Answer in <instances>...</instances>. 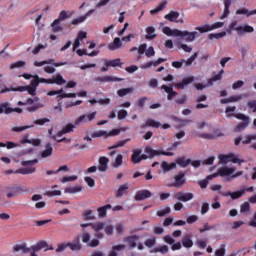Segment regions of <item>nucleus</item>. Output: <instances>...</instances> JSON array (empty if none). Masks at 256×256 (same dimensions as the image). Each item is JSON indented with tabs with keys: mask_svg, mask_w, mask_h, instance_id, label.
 <instances>
[{
	"mask_svg": "<svg viewBox=\"0 0 256 256\" xmlns=\"http://www.w3.org/2000/svg\"><path fill=\"white\" fill-rule=\"evenodd\" d=\"M235 168L232 167H221L217 170V173L212 175H208L206 179L211 181V179H215V177H227V181H231L232 179H237V177H241L243 175V171H238L235 174Z\"/></svg>",
	"mask_w": 256,
	"mask_h": 256,
	"instance_id": "1",
	"label": "nucleus"
},
{
	"mask_svg": "<svg viewBox=\"0 0 256 256\" xmlns=\"http://www.w3.org/2000/svg\"><path fill=\"white\" fill-rule=\"evenodd\" d=\"M233 31H236L238 35H244V33H253L255 28L251 25L237 26V21H233L230 23L227 33H232Z\"/></svg>",
	"mask_w": 256,
	"mask_h": 256,
	"instance_id": "2",
	"label": "nucleus"
},
{
	"mask_svg": "<svg viewBox=\"0 0 256 256\" xmlns=\"http://www.w3.org/2000/svg\"><path fill=\"white\" fill-rule=\"evenodd\" d=\"M80 227H82V229H85L86 227H92L93 231L95 232L94 235L96 239H103L105 237V234L101 232L102 229H105V222L85 223L80 224Z\"/></svg>",
	"mask_w": 256,
	"mask_h": 256,
	"instance_id": "3",
	"label": "nucleus"
},
{
	"mask_svg": "<svg viewBox=\"0 0 256 256\" xmlns=\"http://www.w3.org/2000/svg\"><path fill=\"white\" fill-rule=\"evenodd\" d=\"M185 175L187 173L185 171H179L175 176H174V181L170 185V187H175L176 189H181L184 185L187 184V178H185Z\"/></svg>",
	"mask_w": 256,
	"mask_h": 256,
	"instance_id": "4",
	"label": "nucleus"
},
{
	"mask_svg": "<svg viewBox=\"0 0 256 256\" xmlns=\"http://www.w3.org/2000/svg\"><path fill=\"white\" fill-rule=\"evenodd\" d=\"M177 37H181L183 41H185L186 43H193V41H195L197 37H199V33L195 31L189 32L187 30H184V31L180 30V34H178Z\"/></svg>",
	"mask_w": 256,
	"mask_h": 256,
	"instance_id": "5",
	"label": "nucleus"
},
{
	"mask_svg": "<svg viewBox=\"0 0 256 256\" xmlns=\"http://www.w3.org/2000/svg\"><path fill=\"white\" fill-rule=\"evenodd\" d=\"M75 127L77 125L68 123L64 125L61 130H59L55 135L52 136V139H57V137H63V135H67L69 133H73L75 131Z\"/></svg>",
	"mask_w": 256,
	"mask_h": 256,
	"instance_id": "6",
	"label": "nucleus"
},
{
	"mask_svg": "<svg viewBox=\"0 0 256 256\" xmlns=\"http://www.w3.org/2000/svg\"><path fill=\"white\" fill-rule=\"evenodd\" d=\"M145 153L146 155H148V157H157V155H164L165 157H173V155H175V153L173 152L155 150L149 146L145 148Z\"/></svg>",
	"mask_w": 256,
	"mask_h": 256,
	"instance_id": "7",
	"label": "nucleus"
},
{
	"mask_svg": "<svg viewBox=\"0 0 256 256\" xmlns=\"http://www.w3.org/2000/svg\"><path fill=\"white\" fill-rule=\"evenodd\" d=\"M220 163L227 165V163H245V160H241L235 154L220 155Z\"/></svg>",
	"mask_w": 256,
	"mask_h": 256,
	"instance_id": "8",
	"label": "nucleus"
},
{
	"mask_svg": "<svg viewBox=\"0 0 256 256\" xmlns=\"http://www.w3.org/2000/svg\"><path fill=\"white\" fill-rule=\"evenodd\" d=\"M194 197L195 195L191 192H176L173 195V199H176L177 201H181L182 203H187L189 201H192Z\"/></svg>",
	"mask_w": 256,
	"mask_h": 256,
	"instance_id": "9",
	"label": "nucleus"
},
{
	"mask_svg": "<svg viewBox=\"0 0 256 256\" xmlns=\"http://www.w3.org/2000/svg\"><path fill=\"white\" fill-rule=\"evenodd\" d=\"M97 117V112H92L90 114H82L75 121L74 124L77 126L81 125V123H91Z\"/></svg>",
	"mask_w": 256,
	"mask_h": 256,
	"instance_id": "10",
	"label": "nucleus"
},
{
	"mask_svg": "<svg viewBox=\"0 0 256 256\" xmlns=\"http://www.w3.org/2000/svg\"><path fill=\"white\" fill-rule=\"evenodd\" d=\"M225 23L223 22H216L212 25H203L196 27V31H199L200 33H209V31H213L214 29H221Z\"/></svg>",
	"mask_w": 256,
	"mask_h": 256,
	"instance_id": "11",
	"label": "nucleus"
},
{
	"mask_svg": "<svg viewBox=\"0 0 256 256\" xmlns=\"http://www.w3.org/2000/svg\"><path fill=\"white\" fill-rule=\"evenodd\" d=\"M141 149H134L132 151L131 161L134 165L139 164L141 161H145L147 159V155L141 154Z\"/></svg>",
	"mask_w": 256,
	"mask_h": 256,
	"instance_id": "12",
	"label": "nucleus"
},
{
	"mask_svg": "<svg viewBox=\"0 0 256 256\" xmlns=\"http://www.w3.org/2000/svg\"><path fill=\"white\" fill-rule=\"evenodd\" d=\"M153 197V193L150 190L143 189L138 190L134 196L135 201H145V199H150Z\"/></svg>",
	"mask_w": 256,
	"mask_h": 256,
	"instance_id": "13",
	"label": "nucleus"
},
{
	"mask_svg": "<svg viewBox=\"0 0 256 256\" xmlns=\"http://www.w3.org/2000/svg\"><path fill=\"white\" fill-rule=\"evenodd\" d=\"M179 15L180 14L177 11H170L164 16V18L171 23H183V19L177 20L179 19Z\"/></svg>",
	"mask_w": 256,
	"mask_h": 256,
	"instance_id": "14",
	"label": "nucleus"
},
{
	"mask_svg": "<svg viewBox=\"0 0 256 256\" xmlns=\"http://www.w3.org/2000/svg\"><path fill=\"white\" fill-rule=\"evenodd\" d=\"M94 81H98L99 83H111L123 81V79L113 76H98L94 79Z\"/></svg>",
	"mask_w": 256,
	"mask_h": 256,
	"instance_id": "15",
	"label": "nucleus"
},
{
	"mask_svg": "<svg viewBox=\"0 0 256 256\" xmlns=\"http://www.w3.org/2000/svg\"><path fill=\"white\" fill-rule=\"evenodd\" d=\"M98 163H99L98 170L101 173H105L107 169H109V158L105 156H101L98 160Z\"/></svg>",
	"mask_w": 256,
	"mask_h": 256,
	"instance_id": "16",
	"label": "nucleus"
},
{
	"mask_svg": "<svg viewBox=\"0 0 256 256\" xmlns=\"http://www.w3.org/2000/svg\"><path fill=\"white\" fill-rule=\"evenodd\" d=\"M167 59L165 58H158L156 61H148L141 66V69H151V67H159L161 63H165Z\"/></svg>",
	"mask_w": 256,
	"mask_h": 256,
	"instance_id": "17",
	"label": "nucleus"
},
{
	"mask_svg": "<svg viewBox=\"0 0 256 256\" xmlns=\"http://www.w3.org/2000/svg\"><path fill=\"white\" fill-rule=\"evenodd\" d=\"M123 241L128 244L130 249H135L137 247V241H139V236L132 235L124 237Z\"/></svg>",
	"mask_w": 256,
	"mask_h": 256,
	"instance_id": "18",
	"label": "nucleus"
},
{
	"mask_svg": "<svg viewBox=\"0 0 256 256\" xmlns=\"http://www.w3.org/2000/svg\"><path fill=\"white\" fill-rule=\"evenodd\" d=\"M221 195H223L224 197H231V199H241V197L245 195V189L236 192H222Z\"/></svg>",
	"mask_w": 256,
	"mask_h": 256,
	"instance_id": "19",
	"label": "nucleus"
},
{
	"mask_svg": "<svg viewBox=\"0 0 256 256\" xmlns=\"http://www.w3.org/2000/svg\"><path fill=\"white\" fill-rule=\"evenodd\" d=\"M11 115L13 113V108L9 102H0V115Z\"/></svg>",
	"mask_w": 256,
	"mask_h": 256,
	"instance_id": "20",
	"label": "nucleus"
},
{
	"mask_svg": "<svg viewBox=\"0 0 256 256\" xmlns=\"http://www.w3.org/2000/svg\"><path fill=\"white\" fill-rule=\"evenodd\" d=\"M93 13H95V9L89 10L84 16L73 19L71 25H79L84 23L90 15H93Z\"/></svg>",
	"mask_w": 256,
	"mask_h": 256,
	"instance_id": "21",
	"label": "nucleus"
},
{
	"mask_svg": "<svg viewBox=\"0 0 256 256\" xmlns=\"http://www.w3.org/2000/svg\"><path fill=\"white\" fill-rule=\"evenodd\" d=\"M53 155V145L51 143H47L45 145V149L40 152V157L42 159H47V157H51Z\"/></svg>",
	"mask_w": 256,
	"mask_h": 256,
	"instance_id": "22",
	"label": "nucleus"
},
{
	"mask_svg": "<svg viewBox=\"0 0 256 256\" xmlns=\"http://www.w3.org/2000/svg\"><path fill=\"white\" fill-rule=\"evenodd\" d=\"M129 193V184L125 183L119 186L118 190L115 192V197L121 198L123 195Z\"/></svg>",
	"mask_w": 256,
	"mask_h": 256,
	"instance_id": "23",
	"label": "nucleus"
},
{
	"mask_svg": "<svg viewBox=\"0 0 256 256\" xmlns=\"http://www.w3.org/2000/svg\"><path fill=\"white\" fill-rule=\"evenodd\" d=\"M164 35H167L168 37H179L181 35V30L179 29H171L170 27H164L163 28Z\"/></svg>",
	"mask_w": 256,
	"mask_h": 256,
	"instance_id": "24",
	"label": "nucleus"
},
{
	"mask_svg": "<svg viewBox=\"0 0 256 256\" xmlns=\"http://www.w3.org/2000/svg\"><path fill=\"white\" fill-rule=\"evenodd\" d=\"M56 94L58 95V99H75V97H77L76 93H64L63 88L56 90Z\"/></svg>",
	"mask_w": 256,
	"mask_h": 256,
	"instance_id": "25",
	"label": "nucleus"
},
{
	"mask_svg": "<svg viewBox=\"0 0 256 256\" xmlns=\"http://www.w3.org/2000/svg\"><path fill=\"white\" fill-rule=\"evenodd\" d=\"M67 81L63 79L61 74H56L52 78H50V85H65Z\"/></svg>",
	"mask_w": 256,
	"mask_h": 256,
	"instance_id": "26",
	"label": "nucleus"
},
{
	"mask_svg": "<svg viewBox=\"0 0 256 256\" xmlns=\"http://www.w3.org/2000/svg\"><path fill=\"white\" fill-rule=\"evenodd\" d=\"M109 209H113V206L111 204H106L97 208L98 216L100 217V219H105V217H107V210Z\"/></svg>",
	"mask_w": 256,
	"mask_h": 256,
	"instance_id": "27",
	"label": "nucleus"
},
{
	"mask_svg": "<svg viewBox=\"0 0 256 256\" xmlns=\"http://www.w3.org/2000/svg\"><path fill=\"white\" fill-rule=\"evenodd\" d=\"M145 127H154L155 129H159V127H161V122L149 118L146 120L145 124L140 126L141 129H145Z\"/></svg>",
	"mask_w": 256,
	"mask_h": 256,
	"instance_id": "28",
	"label": "nucleus"
},
{
	"mask_svg": "<svg viewBox=\"0 0 256 256\" xmlns=\"http://www.w3.org/2000/svg\"><path fill=\"white\" fill-rule=\"evenodd\" d=\"M104 64L106 67H122L123 63L121 62V58H116L113 60H104Z\"/></svg>",
	"mask_w": 256,
	"mask_h": 256,
	"instance_id": "29",
	"label": "nucleus"
},
{
	"mask_svg": "<svg viewBox=\"0 0 256 256\" xmlns=\"http://www.w3.org/2000/svg\"><path fill=\"white\" fill-rule=\"evenodd\" d=\"M123 47V43H121V38L116 37L113 43L108 45L109 51H116V49H121Z\"/></svg>",
	"mask_w": 256,
	"mask_h": 256,
	"instance_id": "30",
	"label": "nucleus"
},
{
	"mask_svg": "<svg viewBox=\"0 0 256 256\" xmlns=\"http://www.w3.org/2000/svg\"><path fill=\"white\" fill-rule=\"evenodd\" d=\"M73 16V12H67L65 10H62L60 13H59V16L57 19H55V23H61V21H65V19H69Z\"/></svg>",
	"mask_w": 256,
	"mask_h": 256,
	"instance_id": "31",
	"label": "nucleus"
},
{
	"mask_svg": "<svg viewBox=\"0 0 256 256\" xmlns=\"http://www.w3.org/2000/svg\"><path fill=\"white\" fill-rule=\"evenodd\" d=\"M193 81H195V78H193L192 76L186 77L182 80V82L177 83L176 87L178 89H185V87H187V85H189L190 83H193Z\"/></svg>",
	"mask_w": 256,
	"mask_h": 256,
	"instance_id": "32",
	"label": "nucleus"
},
{
	"mask_svg": "<svg viewBox=\"0 0 256 256\" xmlns=\"http://www.w3.org/2000/svg\"><path fill=\"white\" fill-rule=\"evenodd\" d=\"M177 167V164L175 162L172 163H167L165 161H163L161 163V168L163 170V173H169V171H173V169H175Z\"/></svg>",
	"mask_w": 256,
	"mask_h": 256,
	"instance_id": "33",
	"label": "nucleus"
},
{
	"mask_svg": "<svg viewBox=\"0 0 256 256\" xmlns=\"http://www.w3.org/2000/svg\"><path fill=\"white\" fill-rule=\"evenodd\" d=\"M125 247V244H117L112 246V250L108 253V256H119L117 252L123 251Z\"/></svg>",
	"mask_w": 256,
	"mask_h": 256,
	"instance_id": "34",
	"label": "nucleus"
},
{
	"mask_svg": "<svg viewBox=\"0 0 256 256\" xmlns=\"http://www.w3.org/2000/svg\"><path fill=\"white\" fill-rule=\"evenodd\" d=\"M243 97L241 95L239 96H230L229 98L226 99H220V103L222 105H227V103H237V101H241Z\"/></svg>",
	"mask_w": 256,
	"mask_h": 256,
	"instance_id": "35",
	"label": "nucleus"
},
{
	"mask_svg": "<svg viewBox=\"0 0 256 256\" xmlns=\"http://www.w3.org/2000/svg\"><path fill=\"white\" fill-rule=\"evenodd\" d=\"M15 253L22 251L23 253H31V248H28L25 244H16L13 247Z\"/></svg>",
	"mask_w": 256,
	"mask_h": 256,
	"instance_id": "36",
	"label": "nucleus"
},
{
	"mask_svg": "<svg viewBox=\"0 0 256 256\" xmlns=\"http://www.w3.org/2000/svg\"><path fill=\"white\" fill-rule=\"evenodd\" d=\"M35 127L34 124L25 125V126H15L11 128L12 133H21L23 131H27V129H33Z\"/></svg>",
	"mask_w": 256,
	"mask_h": 256,
	"instance_id": "37",
	"label": "nucleus"
},
{
	"mask_svg": "<svg viewBox=\"0 0 256 256\" xmlns=\"http://www.w3.org/2000/svg\"><path fill=\"white\" fill-rule=\"evenodd\" d=\"M37 169L35 167L32 168H20L15 171V173L20 174V175H31L35 173Z\"/></svg>",
	"mask_w": 256,
	"mask_h": 256,
	"instance_id": "38",
	"label": "nucleus"
},
{
	"mask_svg": "<svg viewBox=\"0 0 256 256\" xmlns=\"http://www.w3.org/2000/svg\"><path fill=\"white\" fill-rule=\"evenodd\" d=\"M182 245L186 249H191L193 247V240L191 239V235H185L182 239Z\"/></svg>",
	"mask_w": 256,
	"mask_h": 256,
	"instance_id": "39",
	"label": "nucleus"
},
{
	"mask_svg": "<svg viewBox=\"0 0 256 256\" xmlns=\"http://www.w3.org/2000/svg\"><path fill=\"white\" fill-rule=\"evenodd\" d=\"M82 217L86 221H95V219H97V217H95V214H94L93 210H85L82 213Z\"/></svg>",
	"mask_w": 256,
	"mask_h": 256,
	"instance_id": "40",
	"label": "nucleus"
},
{
	"mask_svg": "<svg viewBox=\"0 0 256 256\" xmlns=\"http://www.w3.org/2000/svg\"><path fill=\"white\" fill-rule=\"evenodd\" d=\"M232 0H224V12L221 15L220 19H225L229 16V8L231 7Z\"/></svg>",
	"mask_w": 256,
	"mask_h": 256,
	"instance_id": "41",
	"label": "nucleus"
},
{
	"mask_svg": "<svg viewBox=\"0 0 256 256\" xmlns=\"http://www.w3.org/2000/svg\"><path fill=\"white\" fill-rule=\"evenodd\" d=\"M225 74V70H220V72L216 75H214L212 78L208 80V85H213L215 81H221L223 79V75Z\"/></svg>",
	"mask_w": 256,
	"mask_h": 256,
	"instance_id": "42",
	"label": "nucleus"
},
{
	"mask_svg": "<svg viewBox=\"0 0 256 256\" xmlns=\"http://www.w3.org/2000/svg\"><path fill=\"white\" fill-rule=\"evenodd\" d=\"M146 33V39H148V41H151L157 37V34H155V28L153 26L147 27Z\"/></svg>",
	"mask_w": 256,
	"mask_h": 256,
	"instance_id": "43",
	"label": "nucleus"
},
{
	"mask_svg": "<svg viewBox=\"0 0 256 256\" xmlns=\"http://www.w3.org/2000/svg\"><path fill=\"white\" fill-rule=\"evenodd\" d=\"M165 7H167L166 0L162 1L156 8L150 10V15H157V13H159V11H163Z\"/></svg>",
	"mask_w": 256,
	"mask_h": 256,
	"instance_id": "44",
	"label": "nucleus"
},
{
	"mask_svg": "<svg viewBox=\"0 0 256 256\" xmlns=\"http://www.w3.org/2000/svg\"><path fill=\"white\" fill-rule=\"evenodd\" d=\"M177 165L185 169V167H188L191 165V159H185V157H180L176 160Z\"/></svg>",
	"mask_w": 256,
	"mask_h": 256,
	"instance_id": "45",
	"label": "nucleus"
},
{
	"mask_svg": "<svg viewBox=\"0 0 256 256\" xmlns=\"http://www.w3.org/2000/svg\"><path fill=\"white\" fill-rule=\"evenodd\" d=\"M152 253H161L162 255H167V253H169V246L162 245L160 247H156L152 250Z\"/></svg>",
	"mask_w": 256,
	"mask_h": 256,
	"instance_id": "46",
	"label": "nucleus"
},
{
	"mask_svg": "<svg viewBox=\"0 0 256 256\" xmlns=\"http://www.w3.org/2000/svg\"><path fill=\"white\" fill-rule=\"evenodd\" d=\"M129 141H131V138L121 140L118 143H116L112 146H109L108 149L111 151V149H119V147H125V145H127V143H129Z\"/></svg>",
	"mask_w": 256,
	"mask_h": 256,
	"instance_id": "47",
	"label": "nucleus"
},
{
	"mask_svg": "<svg viewBox=\"0 0 256 256\" xmlns=\"http://www.w3.org/2000/svg\"><path fill=\"white\" fill-rule=\"evenodd\" d=\"M43 65H55V59H49V60H44V61H35L34 62V67H43Z\"/></svg>",
	"mask_w": 256,
	"mask_h": 256,
	"instance_id": "48",
	"label": "nucleus"
},
{
	"mask_svg": "<svg viewBox=\"0 0 256 256\" xmlns=\"http://www.w3.org/2000/svg\"><path fill=\"white\" fill-rule=\"evenodd\" d=\"M247 127H249V121L246 122H240L235 128L234 131L236 133H239L241 131H245V129H247Z\"/></svg>",
	"mask_w": 256,
	"mask_h": 256,
	"instance_id": "49",
	"label": "nucleus"
},
{
	"mask_svg": "<svg viewBox=\"0 0 256 256\" xmlns=\"http://www.w3.org/2000/svg\"><path fill=\"white\" fill-rule=\"evenodd\" d=\"M121 165H123V156L119 154L112 162V167H114V169H118V167H121Z\"/></svg>",
	"mask_w": 256,
	"mask_h": 256,
	"instance_id": "50",
	"label": "nucleus"
},
{
	"mask_svg": "<svg viewBox=\"0 0 256 256\" xmlns=\"http://www.w3.org/2000/svg\"><path fill=\"white\" fill-rule=\"evenodd\" d=\"M171 214V208L169 206L163 208L162 210H158L156 212L157 217H166V215Z\"/></svg>",
	"mask_w": 256,
	"mask_h": 256,
	"instance_id": "51",
	"label": "nucleus"
},
{
	"mask_svg": "<svg viewBox=\"0 0 256 256\" xmlns=\"http://www.w3.org/2000/svg\"><path fill=\"white\" fill-rule=\"evenodd\" d=\"M251 141H256V134L246 135L242 138L243 145H249Z\"/></svg>",
	"mask_w": 256,
	"mask_h": 256,
	"instance_id": "52",
	"label": "nucleus"
},
{
	"mask_svg": "<svg viewBox=\"0 0 256 256\" xmlns=\"http://www.w3.org/2000/svg\"><path fill=\"white\" fill-rule=\"evenodd\" d=\"M81 191H83L81 186L68 187L64 189V193H81Z\"/></svg>",
	"mask_w": 256,
	"mask_h": 256,
	"instance_id": "53",
	"label": "nucleus"
},
{
	"mask_svg": "<svg viewBox=\"0 0 256 256\" xmlns=\"http://www.w3.org/2000/svg\"><path fill=\"white\" fill-rule=\"evenodd\" d=\"M17 192L15 187H10L6 190V197L8 199H13V197H17Z\"/></svg>",
	"mask_w": 256,
	"mask_h": 256,
	"instance_id": "54",
	"label": "nucleus"
},
{
	"mask_svg": "<svg viewBox=\"0 0 256 256\" xmlns=\"http://www.w3.org/2000/svg\"><path fill=\"white\" fill-rule=\"evenodd\" d=\"M225 35H227V32H225V31L219 32V33H212V34H209V39L211 41H213V39H223V37H225Z\"/></svg>",
	"mask_w": 256,
	"mask_h": 256,
	"instance_id": "55",
	"label": "nucleus"
},
{
	"mask_svg": "<svg viewBox=\"0 0 256 256\" xmlns=\"http://www.w3.org/2000/svg\"><path fill=\"white\" fill-rule=\"evenodd\" d=\"M133 91V88H122L117 91V95L119 97H125V95H129Z\"/></svg>",
	"mask_w": 256,
	"mask_h": 256,
	"instance_id": "56",
	"label": "nucleus"
},
{
	"mask_svg": "<svg viewBox=\"0 0 256 256\" xmlns=\"http://www.w3.org/2000/svg\"><path fill=\"white\" fill-rule=\"evenodd\" d=\"M92 137L94 139L99 137H109V133L107 131L99 130V131L93 132Z\"/></svg>",
	"mask_w": 256,
	"mask_h": 256,
	"instance_id": "57",
	"label": "nucleus"
},
{
	"mask_svg": "<svg viewBox=\"0 0 256 256\" xmlns=\"http://www.w3.org/2000/svg\"><path fill=\"white\" fill-rule=\"evenodd\" d=\"M53 33H61L63 31V26L60 23H55V20L51 24Z\"/></svg>",
	"mask_w": 256,
	"mask_h": 256,
	"instance_id": "58",
	"label": "nucleus"
},
{
	"mask_svg": "<svg viewBox=\"0 0 256 256\" xmlns=\"http://www.w3.org/2000/svg\"><path fill=\"white\" fill-rule=\"evenodd\" d=\"M26 63L25 61H17V62H14L10 65V69H22L23 67H25Z\"/></svg>",
	"mask_w": 256,
	"mask_h": 256,
	"instance_id": "59",
	"label": "nucleus"
},
{
	"mask_svg": "<svg viewBox=\"0 0 256 256\" xmlns=\"http://www.w3.org/2000/svg\"><path fill=\"white\" fill-rule=\"evenodd\" d=\"M46 197H59L61 196V190H50L44 193Z\"/></svg>",
	"mask_w": 256,
	"mask_h": 256,
	"instance_id": "60",
	"label": "nucleus"
},
{
	"mask_svg": "<svg viewBox=\"0 0 256 256\" xmlns=\"http://www.w3.org/2000/svg\"><path fill=\"white\" fill-rule=\"evenodd\" d=\"M68 247L71 249V251H81V249L83 248V246H81V243L77 242V243H67Z\"/></svg>",
	"mask_w": 256,
	"mask_h": 256,
	"instance_id": "61",
	"label": "nucleus"
},
{
	"mask_svg": "<svg viewBox=\"0 0 256 256\" xmlns=\"http://www.w3.org/2000/svg\"><path fill=\"white\" fill-rule=\"evenodd\" d=\"M45 123H51V119L40 118V119L35 120L33 125L43 126V125H45Z\"/></svg>",
	"mask_w": 256,
	"mask_h": 256,
	"instance_id": "62",
	"label": "nucleus"
},
{
	"mask_svg": "<svg viewBox=\"0 0 256 256\" xmlns=\"http://www.w3.org/2000/svg\"><path fill=\"white\" fill-rule=\"evenodd\" d=\"M30 87H33L34 89H37V87H39V76L38 75L33 77V79L30 82Z\"/></svg>",
	"mask_w": 256,
	"mask_h": 256,
	"instance_id": "63",
	"label": "nucleus"
},
{
	"mask_svg": "<svg viewBox=\"0 0 256 256\" xmlns=\"http://www.w3.org/2000/svg\"><path fill=\"white\" fill-rule=\"evenodd\" d=\"M216 256H225V244H222L219 249L215 251Z\"/></svg>",
	"mask_w": 256,
	"mask_h": 256,
	"instance_id": "64",
	"label": "nucleus"
}]
</instances>
